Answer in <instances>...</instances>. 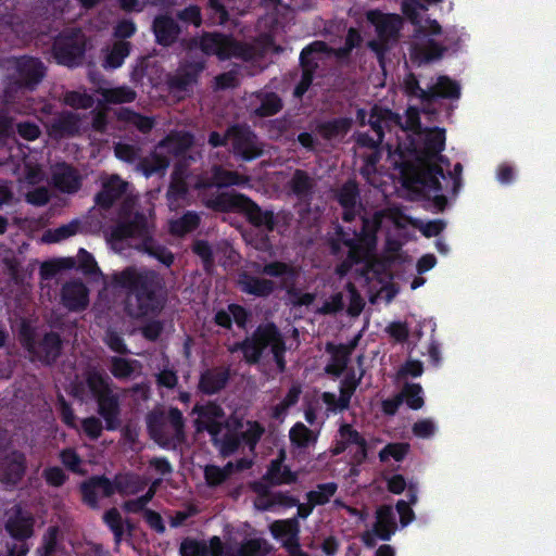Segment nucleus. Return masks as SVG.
Instances as JSON below:
<instances>
[{
	"label": "nucleus",
	"instance_id": "obj_4",
	"mask_svg": "<svg viewBox=\"0 0 556 556\" xmlns=\"http://www.w3.org/2000/svg\"><path fill=\"white\" fill-rule=\"evenodd\" d=\"M110 240L122 242L128 238L139 239L137 249L156 258L169 267L174 263V254L165 245L159 243L152 235L147 216L141 212L127 214L123 207L121 219L109 229Z\"/></svg>",
	"mask_w": 556,
	"mask_h": 556
},
{
	"label": "nucleus",
	"instance_id": "obj_48",
	"mask_svg": "<svg viewBox=\"0 0 556 556\" xmlns=\"http://www.w3.org/2000/svg\"><path fill=\"white\" fill-rule=\"evenodd\" d=\"M338 484L336 482H326L317 484L316 490L308 491L306 493V500L312 505L323 506L330 502V498L337 493Z\"/></svg>",
	"mask_w": 556,
	"mask_h": 556
},
{
	"label": "nucleus",
	"instance_id": "obj_34",
	"mask_svg": "<svg viewBox=\"0 0 556 556\" xmlns=\"http://www.w3.org/2000/svg\"><path fill=\"white\" fill-rule=\"evenodd\" d=\"M352 126L353 119L351 117H337L319 123L316 126V131L323 139L330 141L344 137Z\"/></svg>",
	"mask_w": 556,
	"mask_h": 556
},
{
	"label": "nucleus",
	"instance_id": "obj_55",
	"mask_svg": "<svg viewBox=\"0 0 556 556\" xmlns=\"http://www.w3.org/2000/svg\"><path fill=\"white\" fill-rule=\"evenodd\" d=\"M210 547L205 541L185 538L179 546L180 556H210Z\"/></svg>",
	"mask_w": 556,
	"mask_h": 556
},
{
	"label": "nucleus",
	"instance_id": "obj_59",
	"mask_svg": "<svg viewBox=\"0 0 556 556\" xmlns=\"http://www.w3.org/2000/svg\"><path fill=\"white\" fill-rule=\"evenodd\" d=\"M63 101L66 105L75 110H88L91 109L94 104V99L91 94L75 90L65 92Z\"/></svg>",
	"mask_w": 556,
	"mask_h": 556
},
{
	"label": "nucleus",
	"instance_id": "obj_40",
	"mask_svg": "<svg viewBox=\"0 0 556 556\" xmlns=\"http://www.w3.org/2000/svg\"><path fill=\"white\" fill-rule=\"evenodd\" d=\"M170 164V160L157 152H152L149 156L142 157L138 163V169L142 172L144 177L149 178L153 175H164Z\"/></svg>",
	"mask_w": 556,
	"mask_h": 556
},
{
	"label": "nucleus",
	"instance_id": "obj_31",
	"mask_svg": "<svg viewBox=\"0 0 556 556\" xmlns=\"http://www.w3.org/2000/svg\"><path fill=\"white\" fill-rule=\"evenodd\" d=\"M270 532L275 539H286L285 545L289 548H298L300 523L296 518L276 520L270 525Z\"/></svg>",
	"mask_w": 556,
	"mask_h": 556
},
{
	"label": "nucleus",
	"instance_id": "obj_14",
	"mask_svg": "<svg viewBox=\"0 0 556 556\" xmlns=\"http://www.w3.org/2000/svg\"><path fill=\"white\" fill-rule=\"evenodd\" d=\"M27 470V458L20 450H11L0 456V482L7 488H15Z\"/></svg>",
	"mask_w": 556,
	"mask_h": 556
},
{
	"label": "nucleus",
	"instance_id": "obj_47",
	"mask_svg": "<svg viewBox=\"0 0 556 556\" xmlns=\"http://www.w3.org/2000/svg\"><path fill=\"white\" fill-rule=\"evenodd\" d=\"M397 394L403 399V403L405 402L413 410L422 408L425 404L422 388L419 383L406 382Z\"/></svg>",
	"mask_w": 556,
	"mask_h": 556
},
{
	"label": "nucleus",
	"instance_id": "obj_35",
	"mask_svg": "<svg viewBox=\"0 0 556 556\" xmlns=\"http://www.w3.org/2000/svg\"><path fill=\"white\" fill-rule=\"evenodd\" d=\"M446 51V47L442 43L429 38L422 45H415L412 50V60L419 65L428 64L433 61L440 60Z\"/></svg>",
	"mask_w": 556,
	"mask_h": 556
},
{
	"label": "nucleus",
	"instance_id": "obj_43",
	"mask_svg": "<svg viewBox=\"0 0 556 556\" xmlns=\"http://www.w3.org/2000/svg\"><path fill=\"white\" fill-rule=\"evenodd\" d=\"M317 438L318 434L301 421L295 422L289 431L290 442L298 448H307L317 442Z\"/></svg>",
	"mask_w": 556,
	"mask_h": 556
},
{
	"label": "nucleus",
	"instance_id": "obj_23",
	"mask_svg": "<svg viewBox=\"0 0 556 556\" xmlns=\"http://www.w3.org/2000/svg\"><path fill=\"white\" fill-rule=\"evenodd\" d=\"M230 379L228 367H213L201 372L198 389L204 395H214L224 390Z\"/></svg>",
	"mask_w": 556,
	"mask_h": 556
},
{
	"label": "nucleus",
	"instance_id": "obj_63",
	"mask_svg": "<svg viewBox=\"0 0 556 556\" xmlns=\"http://www.w3.org/2000/svg\"><path fill=\"white\" fill-rule=\"evenodd\" d=\"M192 252L202 261L203 267L208 269L214 265V252L208 241L198 239L191 245Z\"/></svg>",
	"mask_w": 556,
	"mask_h": 556
},
{
	"label": "nucleus",
	"instance_id": "obj_39",
	"mask_svg": "<svg viewBox=\"0 0 556 556\" xmlns=\"http://www.w3.org/2000/svg\"><path fill=\"white\" fill-rule=\"evenodd\" d=\"M200 215L194 211H187L180 217L169 222V232L176 237H184L199 228Z\"/></svg>",
	"mask_w": 556,
	"mask_h": 556
},
{
	"label": "nucleus",
	"instance_id": "obj_11",
	"mask_svg": "<svg viewBox=\"0 0 556 556\" xmlns=\"http://www.w3.org/2000/svg\"><path fill=\"white\" fill-rule=\"evenodd\" d=\"M24 345L34 358L47 366L53 365L63 352V340L60 333L54 331L46 332L39 340L31 333L25 336Z\"/></svg>",
	"mask_w": 556,
	"mask_h": 556
},
{
	"label": "nucleus",
	"instance_id": "obj_9",
	"mask_svg": "<svg viewBox=\"0 0 556 556\" xmlns=\"http://www.w3.org/2000/svg\"><path fill=\"white\" fill-rule=\"evenodd\" d=\"M368 125L375 132L355 134V142L361 148L377 150L384 139L386 130L392 131L395 127H402V117L388 108L375 104L369 112Z\"/></svg>",
	"mask_w": 556,
	"mask_h": 556
},
{
	"label": "nucleus",
	"instance_id": "obj_37",
	"mask_svg": "<svg viewBox=\"0 0 556 556\" xmlns=\"http://www.w3.org/2000/svg\"><path fill=\"white\" fill-rule=\"evenodd\" d=\"M116 118L128 126H134L143 135L149 134L155 125V121L152 116L142 115L129 108H121L117 110Z\"/></svg>",
	"mask_w": 556,
	"mask_h": 556
},
{
	"label": "nucleus",
	"instance_id": "obj_36",
	"mask_svg": "<svg viewBox=\"0 0 556 556\" xmlns=\"http://www.w3.org/2000/svg\"><path fill=\"white\" fill-rule=\"evenodd\" d=\"M255 266L256 271L260 274L273 278H282L283 285H293L294 280L299 275L295 267L281 261H273L263 266L255 264Z\"/></svg>",
	"mask_w": 556,
	"mask_h": 556
},
{
	"label": "nucleus",
	"instance_id": "obj_25",
	"mask_svg": "<svg viewBox=\"0 0 556 556\" xmlns=\"http://www.w3.org/2000/svg\"><path fill=\"white\" fill-rule=\"evenodd\" d=\"M81 119L72 111H62L50 122L49 132L54 138L75 137L80 131Z\"/></svg>",
	"mask_w": 556,
	"mask_h": 556
},
{
	"label": "nucleus",
	"instance_id": "obj_41",
	"mask_svg": "<svg viewBox=\"0 0 556 556\" xmlns=\"http://www.w3.org/2000/svg\"><path fill=\"white\" fill-rule=\"evenodd\" d=\"M140 366V362L132 358L122 356H111L109 358L110 372L119 381L130 379L135 370Z\"/></svg>",
	"mask_w": 556,
	"mask_h": 556
},
{
	"label": "nucleus",
	"instance_id": "obj_29",
	"mask_svg": "<svg viewBox=\"0 0 556 556\" xmlns=\"http://www.w3.org/2000/svg\"><path fill=\"white\" fill-rule=\"evenodd\" d=\"M5 531L17 541H25L34 534V518L17 507L7 519Z\"/></svg>",
	"mask_w": 556,
	"mask_h": 556
},
{
	"label": "nucleus",
	"instance_id": "obj_19",
	"mask_svg": "<svg viewBox=\"0 0 556 556\" xmlns=\"http://www.w3.org/2000/svg\"><path fill=\"white\" fill-rule=\"evenodd\" d=\"M357 344L356 339L350 344L327 342L325 351L330 354V362L325 367V372L333 377H340L348 367L350 356Z\"/></svg>",
	"mask_w": 556,
	"mask_h": 556
},
{
	"label": "nucleus",
	"instance_id": "obj_52",
	"mask_svg": "<svg viewBox=\"0 0 556 556\" xmlns=\"http://www.w3.org/2000/svg\"><path fill=\"white\" fill-rule=\"evenodd\" d=\"M463 166L460 163H456L454 165L453 172L445 173L443 170V177H440V185L443 187L438 194H443V191L451 192L453 195H456L462 187V174Z\"/></svg>",
	"mask_w": 556,
	"mask_h": 556
},
{
	"label": "nucleus",
	"instance_id": "obj_33",
	"mask_svg": "<svg viewBox=\"0 0 556 556\" xmlns=\"http://www.w3.org/2000/svg\"><path fill=\"white\" fill-rule=\"evenodd\" d=\"M250 338L263 353L268 346L271 350L285 340L279 328L271 321L258 325Z\"/></svg>",
	"mask_w": 556,
	"mask_h": 556
},
{
	"label": "nucleus",
	"instance_id": "obj_61",
	"mask_svg": "<svg viewBox=\"0 0 556 556\" xmlns=\"http://www.w3.org/2000/svg\"><path fill=\"white\" fill-rule=\"evenodd\" d=\"M103 342L112 352L119 355H127L131 353L123 336L112 328H109L104 332Z\"/></svg>",
	"mask_w": 556,
	"mask_h": 556
},
{
	"label": "nucleus",
	"instance_id": "obj_12",
	"mask_svg": "<svg viewBox=\"0 0 556 556\" xmlns=\"http://www.w3.org/2000/svg\"><path fill=\"white\" fill-rule=\"evenodd\" d=\"M46 74L47 67L39 58L22 55L14 61V84L20 88L35 90Z\"/></svg>",
	"mask_w": 556,
	"mask_h": 556
},
{
	"label": "nucleus",
	"instance_id": "obj_53",
	"mask_svg": "<svg viewBox=\"0 0 556 556\" xmlns=\"http://www.w3.org/2000/svg\"><path fill=\"white\" fill-rule=\"evenodd\" d=\"M404 91L407 97L416 98L422 104V109L427 108V101L429 94V88L422 89L419 85V80L414 73H409L404 78Z\"/></svg>",
	"mask_w": 556,
	"mask_h": 556
},
{
	"label": "nucleus",
	"instance_id": "obj_27",
	"mask_svg": "<svg viewBox=\"0 0 556 556\" xmlns=\"http://www.w3.org/2000/svg\"><path fill=\"white\" fill-rule=\"evenodd\" d=\"M316 184L309 174L304 170L296 168L290 180L288 181V188L301 203L309 205L314 199Z\"/></svg>",
	"mask_w": 556,
	"mask_h": 556
},
{
	"label": "nucleus",
	"instance_id": "obj_13",
	"mask_svg": "<svg viewBox=\"0 0 556 556\" xmlns=\"http://www.w3.org/2000/svg\"><path fill=\"white\" fill-rule=\"evenodd\" d=\"M204 60L186 61L176 72L167 77V86L172 92H191L205 70Z\"/></svg>",
	"mask_w": 556,
	"mask_h": 556
},
{
	"label": "nucleus",
	"instance_id": "obj_64",
	"mask_svg": "<svg viewBox=\"0 0 556 556\" xmlns=\"http://www.w3.org/2000/svg\"><path fill=\"white\" fill-rule=\"evenodd\" d=\"M241 443L240 434L227 432L219 439L216 447H218L222 456L228 457L239 450Z\"/></svg>",
	"mask_w": 556,
	"mask_h": 556
},
{
	"label": "nucleus",
	"instance_id": "obj_62",
	"mask_svg": "<svg viewBox=\"0 0 556 556\" xmlns=\"http://www.w3.org/2000/svg\"><path fill=\"white\" fill-rule=\"evenodd\" d=\"M369 260L357 252L356 249H349L346 257L336 266V274L339 277L346 276L354 265L368 263Z\"/></svg>",
	"mask_w": 556,
	"mask_h": 556
},
{
	"label": "nucleus",
	"instance_id": "obj_57",
	"mask_svg": "<svg viewBox=\"0 0 556 556\" xmlns=\"http://www.w3.org/2000/svg\"><path fill=\"white\" fill-rule=\"evenodd\" d=\"M409 444L406 442L388 443L380 452L379 459L382 463L393 458L395 462H402L409 452Z\"/></svg>",
	"mask_w": 556,
	"mask_h": 556
},
{
	"label": "nucleus",
	"instance_id": "obj_5",
	"mask_svg": "<svg viewBox=\"0 0 556 556\" xmlns=\"http://www.w3.org/2000/svg\"><path fill=\"white\" fill-rule=\"evenodd\" d=\"M206 207L219 213H241L250 225L266 232H273L280 219L287 217L285 212L276 214L273 210L263 208L250 197L239 192H220L206 201Z\"/></svg>",
	"mask_w": 556,
	"mask_h": 556
},
{
	"label": "nucleus",
	"instance_id": "obj_1",
	"mask_svg": "<svg viewBox=\"0 0 556 556\" xmlns=\"http://www.w3.org/2000/svg\"><path fill=\"white\" fill-rule=\"evenodd\" d=\"M445 140L444 128H427L422 136V148L415 151L414 159L403 160L399 166L403 186L431 200L437 212H443L447 206V197L438 194L443 189L440 185L443 168L437 162L448 165V160L441 155L445 149Z\"/></svg>",
	"mask_w": 556,
	"mask_h": 556
},
{
	"label": "nucleus",
	"instance_id": "obj_21",
	"mask_svg": "<svg viewBox=\"0 0 556 556\" xmlns=\"http://www.w3.org/2000/svg\"><path fill=\"white\" fill-rule=\"evenodd\" d=\"M249 182V177L236 170H228L222 165H213L211 176L201 179L198 182L200 188H228L232 186H244Z\"/></svg>",
	"mask_w": 556,
	"mask_h": 556
},
{
	"label": "nucleus",
	"instance_id": "obj_58",
	"mask_svg": "<svg viewBox=\"0 0 556 556\" xmlns=\"http://www.w3.org/2000/svg\"><path fill=\"white\" fill-rule=\"evenodd\" d=\"M188 191L189 189L186 180L182 177L174 174L166 191L167 201L169 204H174L180 200H185Z\"/></svg>",
	"mask_w": 556,
	"mask_h": 556
},
{
	"label": "nucleus",
	"instance_id": "obj_20",
	"mask_svg": "<svg viewBox=\"0 0 556 556\" xmlns=\"http://www.w3.org/2000/svg\"><path fill=\"white\" fill-rule=\"evenodd\" d=\"M128 182L113 174L103 180L101 190L94 195V203L102 210H110L127 191Z\"/></svg>",
	"mask_w": 556,
	"mask_h": 556
},
{
	"label": "nucleus",
	"instance_id": "obj_28",
	"mask_svg": "<svg viewBox=\"0 0 556 556\" xmlns=\"http://www.w3.org/2000/svg\"><path fill=\"white\" fill-rule=\"evenodd\" d=\"M52 182L58 190L64 193H75L81 187V178L77 169L65 162L55 166L52 173Z\"/></svg>",
	"mask_w": 556,
	"mask_h": 556
},
{
	"label": "nucleus",
	"instance_id": "obj_24",
	"mask_svg": "<svg viewBox=\"0 0 556 556\" xmlns=\"http://www.w3.org/2000/svg\"><path fill=\"white\" fill-rule=\"evenodd\" d=\"M238 286L241 292L255 298H268L276 289L274 280L242 271L238 277Z\"/></svg>",
	"mask_w": 556,
	"mask_h": 556
},
{
	"label": "nucleus",
	"instance_id": "obj_42",
	"mask_svg": "<svg viewBox=\"0 0 556 556\" xmlns=\"http://www.w3.org/2000/svg\"><path fill=\"white\" fill-rule=\"evenodd\" d=\"M104 102L109 104L131 103L137 98V92L131 87L123 85L113 88L100 89Z\"/></svg>",
	"mask_w": 556,
	"mask_h": 556
},
{
	"label": "nucleus",
	"instance_id": "obj_44",
	"mask_svg": "<svg viewBox=\"0 0 556 556\" xmlns=\"http://www.w3.org/2000/svg\"><path fill=\"white\" fill-rule=\"evenodd\" d=\"M161 482H162L161 479H155L154 481H152V483L149 486L148 491L143 495H141V496L135 498V500L126 501L123 504L124 510L126 513H130V514H139V513L148 509L147 505L155 496L156 491H157L159 486L161 485Z\"/></svg>",
	"mask_w": 556,
	"mask_h": 556
},
{
	"label": "nucleus",
	"instance_id": "obj_26",
	"mask_svg": "<svg viewBox=\"0 0 556 556\" xmlns=\"http://www.w3.org/2000/svg\"><path fill=\"white\" fill-rule=\"evenodd\" d=\"M286 459L285 451H280L278 456L270 460L263 480L269 484L277 486L282 484H293L298 481V473L292 471L288 466H283Z\"/></svg>",
	"mask_w": 556,
	"mask_h": 556
},
{
	"label": "nucleus",
	"instance_id": "obj_50",
	"mask_svg": "<svg viewBox=\"0 0 556 556\" xmlns=\"http://www.w3.org/2000/svg\"><path fill=\"white\" fill-rule=\"evenodd\" d=\"M361 380L362 375L359 377H356L355 372L352 370L351 372L346 374L344 379L341 381L339 395L341 410H346L350 407L351 399L355 393L357 387L359 386Z\"/></svg>",
	"mask_w": 556,
	"mask_h": 556
},
{
	"label": "nucleus",
	"instance_id": "obj_6",
	"mask_svg": "<svg viewBox=\"0 0 556 556\" xmlns=\"http://www.w3.org/2000/svg\"><path fill=\"white\" fill-rule=\"evenodd\" d=\"M366 21L375 27L376 39L367 42L368 49L375 53L378 62L383 64L392 46L399 41L404 20L396 13H384L379 9L368 10Z\"/></svg>",
	"mask_w": 556,
	"mask_h": 556
},
{
	"label": "nucleus",
	"instance_id": "obj_2",
	"mask_svg": "<svg viewBox=\"0 0 556 556\" xmlns=\"http://www.w3.org/2000/svg\"><path fill=\"white\" fill-rule=\"evenodd\" d=\"M113 282L125 291L124 312L132 319L156 316L165 306V280L156 270L127 266L113 275Z\"/></svg>",
	"mask_w": 556,
	"mask_h": 556
},
{
	"label": "nucleus",
	"instance_id": "obj_46",
	"mask_svg": "<svg viewBox=\"0 0 556 556\" xmlns=\"http://www.w3.org/2000/svg\"><path fill=\"white\" fill-rule=\"evenodd\" d=\"M260 105L254 110L258 117H269L282 109V100L276 92H266L260 99Z\"/></svg>",
	"mask_w": 556,
	"mask_h": 556
},
{
	"label": "nucleus",
	"instance_id": "obj_56",
	"mask_svg": "<svg viewBox=\"0 0 556 556\" xmlns=\"http://www.w3.org/2000/svg\"><path fill=\"white\" fill-rule=\"evenodd\" d=\"M247 430L240 433V438L253 451L265 433V427L256 420L247 421Z\"/></svg>",
	"mask_w": 556,
	"mask_h": 556
},
{
	"label": "nucleus",
	"instance_id": "obj_18",
	"mask_svg": "<svg viewBox=\"0 0 556 556\" xmlns=\"http://www.w3.org/2000/svg\"><path fill=\"white\" fill-rule=\"evenodd\" d=\"M61 303L70 312H83L89 305V290L80 280L67 281L61 289Z\"/></svg>",
	"mask_w": 556,
	"mask_h": 556
},
{
	"label": "nucleus",
	"instance_id": "obj_60",
	"mask_svg": "<svg viewBox=\"0 0 556 556\" xmlns=\"http://www.w3.org/2000/svg\"><path fill=\"white\" fill-rule=\"evenodd\" d=\"M80 223L77 219H73L66 225H62L53 230H49L46 235V241L48 242H60L65 240L78 232Z\"/></svg>",
	"mask_w": 556,
	"mask_h": 556
},
{
	"label": "nucleus",
	"instance_id": "obj_7",
	"mask_svg": "<svg viewBox=\"0 0 556 556\" xmlns=\"http://www.w3.org/2000/svg\"><path fill=\"white\" fill-rule=\"evenodd\" d=\"M87 37L80 28H65L53 37L51 55L56 64L75 68L83 64Z\"/></svg>",
	"mask_w": 556,
	"mask_h": 556
},
{
	"label": "nucleus",
	"instance_id": "obj_15",
	"mask_svg": "<svg viewBox=\"0 0 556 556\" xmlns=\"http://www.w3.org/2000/svg\"><path fill=\"white\" fill-rule=\"evenodd\" d=\"M379 227V219L363 217L359 232L354 231L356 239H346L345 247L356 249L359 254L370 261L377 249V232Z\"/></svg>",
	"mask_w": 556,
	"mask_h": 556
},
{
	"label": "nucleus",
	"instance_id": "obj_3",
	"mask_svg": "<svg viewBox=\"0 0 556 556\" xmlns=\"http://www.w3.org/2000/svg\"><path fill=\"white\" fill-rule=\"evenodd\" d=\"M86 384L90 397L97 403V416H89L80 421L84 434L97 441L103 430L117 431L122 426V404L118 393L114 391L112 379L103 370L89 368Z\"/></svg>",
	"mask_w": 556,
	"mask_h": 556
},
{
	"label": "nucleus",
	"instance_id": "obj_32",
	"mask_svg": "<svg viewBox=\"0 0 556 556\" xmlns=\"http://www.w3.org/2000/svg\"><path fill=\"white\" fill-rule=\"evenodd\" d=\"M375 534L382 541H389L396 531V520L392 506L381 505L376 511Z\"/></svg>",
	"mask_w": 556,
	"mask_h": 556
},
{
	"label": "nucleus",
	"instance_id": "obj_16",
	"mask_svg": "<svg viewBox=\"0 0 556 556\" xmlns=\"http://www.w3.org/2000/svg\"><path fill=\"white\" fill-rule=\"evenodd\" d=\"M83 503L92 509L99 508L98 492L103 497H111L116 493L115 480L104 475L91 476L79 485Z\"/></svg>",
	"mask_w": 556,
	"mask_h": 556
},
{
	"label": "nucleus",
	"instance_id": "obj_45",
	"mask_svg": "<svg viewBox=\"0 0 556 556\" xmlns=\"http://www.w3.org/2000/svg\"><path fill=\"white\" fill-rule=\"evenodd\" d=\"M129 53L130 42L125 40L114 42L105 56L104 67L112 70L121 67Z\"/></svg>",
	"mask_w": 556,
	"mask_h": 556
},
{
	"label": "nucleus",
	"instance_id": "obj_51",
	"mask_svg": "<svg viewBox=\"0 0 556 556\" xmlns=\"http://www.w3.org/2000/svg\"><path fill=\"white\" fill-rule=\"evenodd\" d=\"M229 351L231 353L241 351L243 354L244 361L250 365H255L260 363L263 352L261 349L251 340L250 337H247L241 342H236Z\"/></svg>",
	"mask_w": 556,
	"mask_h": 556
},
{
	"label": "nucleus",
	"instance_id": "obj_54",
	"mask_svg": "<svg viewBox=\"0 0 556 556\" xmlns=\"http://www.w3.org/2000/svg\"><path fill=\"white\" fill-rule=\"evenodd\" d=\"M103 522L114 535V541L119 544L124 536V522L117 508L112 507L103 514Z\"/></svg>",
	"mask_w": 556,
	"mask_h": 556
},
{
	"label": "nucleus",
	"instance_id": "obj_30",
	"mask_svg": "<svg viewBox=\"0 0 556 556\" xmlns=\"http://www.w3.org/2000/svg\"><path fill=\"white\" fill-rule=\"evenodd\" d=\"M193 142L194 136L190 131L176 130L162 139L157 148L164 149L168 154L179 157L184 156L191 149Z\"/></svg>",
	"mask_w": 556,
	"mask_h": 556
},
{
	"label": "nucleus",
	"instance_id": "obj_38",
	"mask_svg": "<svg viewBox=\"0 0 556 556\" xmlns=\"http://www.w3.org/2000/svg\"><path fill=\"white\" fill-rule=\"evenodd\" d=\"M116 493L122 496L135 495L143 491L147 482L135 472L117 473L114 477Z\"/></svg>",
	"mask_w": 556,
	"mask_h": 556
},
{
	"label": "nucleus",
	"instance_id": "obj_10",
	"mask_svg": "<svg viewBox=\"0 0 556 556\" xmlns=\"http://www.w3.org/2000/svg\"><path fill=\"white\" fill-rule=\"evenodd\" d=\"M228 136L235 156L242 161L251 162L263 155L264 146L250 126L235 124L228 127Z\"/></svg>",
	"mask_w": 556,
	"mask_h": 556
},
{
	"label": "nucleus",
	"instance_id": "obj_22",
	"mask_svg": "<svg viewBox=\"0 0 556 556\" xmlns=\"http://www.w3.org/2000/svg\"><path fill=\"white\" fill-rule=\"evenodd\" d=\"M152 31L157 45L170 47L178 40L181 28L169 14H159L152 22Z\"/></svg>",
	"mask_w": 556,
	"mask_h": 556
},
{
	"label": "nucleus",
	"instance_id": "obj_49",
	"mask_svg": "<svg viewBox=\"0 0 556 556\" xmlns=\"http://www.w3.org/2000/svg\"><path fill=\"white\" fill-rule=\"evenodd\" d=\"M336 199L342 207L357 206L359 188L355 180L349 179L337 191Z\"/></svg>",
	"mask_w": 556,
	"mask_h": 556
},
{
	"label": "nucleus",
	"instance_id": "obj_8",
	"mask_svg": "<svg viewBox=\"0 0 556 556\" xmlns=\"http://www.w3.org/2000/svg\"><path fill=\"white\" fill-rule=\"evenodd\" d=\"M198 45L205 55H215L220 61L231 58L249 61L254 54L253 48L250 45L238 41L231 35L219 31H204L199 37Z\"/></svg>",
	"mask_w": 556,
	"mask_h": 556
},
{
	"label": "nucleus",
	"instance_id": "obj_17",
	"mask_svg": "<svg viewBox=\"0 0 556 556\" xmlns=\"http://www.w3.org/2000/svg\"><path fill=\"white\" fill-rule=\"evenodd\" d=\"M429 94L427 101V108L421 111L427 115L437 114V110L433 104L439 99L456 100L460 97V86L456 80H453L446 75H440L437 81L429 87Z\"/></svg>",
	"mask_w": 556,
	"mask_h": 556
}]
</instances>
